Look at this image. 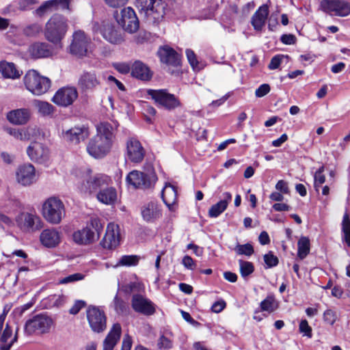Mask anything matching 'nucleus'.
<instances>
[{
  "label": "nucleus",
  "mask_w": 350,
  "mask_h": 350,
  "mask_svg": "<svg viewBox=\"0 0 350 350\" xmlns=\"http://www.w3.org/2000/svg\"><path fill=\"white\" fill-rule=\"evenodd\" d=\"M68 29V20L62 14H53L45 25L44 37L54 44H59Z\"/></svg>",
  "instance_id": "1"
},
{
  "label": "nucleus",
  "mask_w": 350,
  "mask_h": 350,
  "mask_svg": "<svg viewBox=\"0 0 350 350\" xmlns=\"http://www.w3.org/2000/svg\"><path fill=\"white\" fill-rule=\"evenodd\" d=\"M103 229V225L98 217H92L85 227L75 231L72 239L78 245H87L98 240Z\"/></svg>",
  "instance_id": "2"
},
{
  "label": "nucleus",
  "mask_w": 350,
  "mask_h": 350,
  "mask_svg": "<svg viewBox=\"0 0 350 350\" xmlns=\"http://www.w3.org/2000/svg\"><path fill=\"white\" fill-rule=\"evenodd\" d=\"M82 181L78 185L79 191L85 195H92L98 193L100 189L108 186L111 178L107 175L98 174L92 175V170L86 169L82 176Z\"/></svg>",
  "instance_id": "3"
},
{
  "label": "nucleus",
  "mask_w": 350,
  "mask_h": 350,
  "mask_svg": "<svg viewBox=\"0 0 350 350\" xmlns=\"http://www.w3.org/2000/svg\"><path fill=\"white\" fill-rule=\"evenodd\" d=\"M23 83L26 89L35 96L44 94L51 86L50 79L41 75L36 70H29L26 72Z\"/></svg>",
  "instance_id": "4"
},
{
  "label": "nucleus",
  "mask_w": 350,
  "mask_h": 350,
  "mask_svg": "<svg viewBox=\"0 0 350 350\" xmlns=\"http://www.w3.org/2000/svg\"><path fill=\"white\" fill-rule=\"evenodd\" d=\"M42 212L49 223L58 224L65 216V206L59 198L50 197L43 203Z\"/></svg>",
  "instance_id": "5"
},
{
  "label": "nucleus",
  "mask_w": 350,
  "mask_h": 350,
  "mask_svg": "<svg viewBox=\"0 0 350 350\" xmlns=\"http://www.w3.org/2000/svg\"><path fill=\"white\" fill-rule=\"evenodd\" d=\"M53 325L54 321L51 316L41 313L33 316L26 321L24 331L27 335L44 334L51 331Z\"/></svg>",
  "instance_id": "6"
},
{
  "label": "nucleus",
  "mask_w": 350,
  "mask_h": 350,
  "mask_svg": "<svg viewBox=\"0 0 350 350\" xmlns=\"http://www.w3.org/2000/svg\"><path fill=\"white\" fill-rule=\"evenodd\" d=\"M135 5L138 9L144 11L154 23H159L165 14L166 5L161 0H136Z\"/></svg>",
  "instance_id": "7"
},
{
  "label": "nucleus",
  "mask_w": 350,
  "mask_h": 350,
  "mask_svg": "<svg viewBox=\"0 0 350 350\" xmlns=\"http://www.w3.org/2000/svg\"><path fill=\"white\" fill-rule=\"evenodd\" d=\"M157 176L152 167L145 172L133 170V187L144 191L152 189L157 181Z\"/></svg>",
  "instance_id": "8"
},
{
  "label": "nucleus",
  "mask_w": 350,
  "mask_h": 350,
  "mask_svg": "<svg viewBox=\"0 0 350 350\" xmlns=\"http://www.w3.org/2000/svg\"><path fill=\"white\" fill-rule=\"evenodd\" d=\"M7 312L4 310L0 314V349L10 350L18 338V328L13 336V327L9 323H5Z\"/></svg>",
  "instance_id": "9"
},
{
  "label": "nucleus",
  "mask_w": 350,
  "mask_h": 350,
  "mask_svg": "<svg viewBox=\"0 0 350 350\" xmlns=\"http://www.w3.org/2000/svg\"><path fill=\"white\" fill-rule=\"evenodd\" d=\"M147 93L155 103L167 110H172L180 105L178 98L169 93L167 90H148Z\"/></svg>",
  "instance_id": "10"
},
{
  "label": "nucleus",
  "mask_w": 350,
  "mask_h": 350,
  "mask_svg": "<svg viewBox=\"0 0 350 350\" xmlns=\"http://www.w3.org/2000/svg\"><path fill=\"white\" fill-rule=\"evenodd\" d=\"M91 42V39L84 31H76L73 33L72 40L69 47L70 53L78 57L85 56Z\"/></svg>",
  "instance_id": "11"
},
{
  "label": "nucleus",
  "mask_w": 350,
  "mask_h": 350,
  "mask_svg": "<svg viewBox=\"0 0 350 350\" xmlns=\"http://www.w3.org/2000/svg\"><path fill=\"white\" fill-rule=\"evenodd\" d=\"M96 135L93 138L90 139L88 146L87 151L90 155L96 159H101L105 157L110 151L112 146V143Z\"/></svg>",
  "instance_id": "12"
},
{
  "label": "nucleus",
  "mask_w": 350,
  "mask_h": 350,
  "mask_svg": "<svg viewBox=\"0 0 350 350\" xmlns=\"http://www.w3.org/2000/svg\"><path fill=\"white\" fill-rule=\"evenodd\" d=\"M18 226L25 232H35L42 226V222L40 217L36 214L23 212L16 217Z\"/></svg>",
  "instance_id": "13"
},
{
  "label": "nucleus",
  "mask_w": 350,
  "mask_h": 350,
  "mask_svg": "<svg viewBox=\"0 0 350 350\" xmlns=\"http://www.w3.org/2000/svg\"><path fill=\"white\" fill-rule=\"evenodd\" d=\"M78 92L75 87L66 86L59 88L53 95L51 101L59 107H67L77 98Z\"/></svg>",
  "instance_id": "14"
},
{
  "label": "nucleus",
  "mask_w": 350,
  "mask_h": 350,
  "mask_svg": "<svg viewBox=\"0 0 350 350\" xmlns=\"http://www.w3.org/2000/svg\"><path fill=\"white\" fill-rule=\"evenodd\" d=\"M87 318L93 332L100 333L106 329V317L104 312L99 308L90 307L87 310Z\"/></svg>",
  "instance_id": "15"
},
{
  "label": "nucleus",
  "mask_w": 350,
  "mask_h": 350,
  "mask_svg": "<svg viewBox=\"0 0 350 350\" xmlns=\"http://www.w3.org/2000/svg\"><path fill=\"white\" fill-rule=\"evenodd\" d=\"M322 10L327 13H334L339 16H346L350 14V4L344 0H322Z\"/></svg>",
  "instance_id": "16"
},
{
  "label": "nucleus",
  "mask_w": 350,
  "mask_h": 350,
  "mask_svg": "<svg viewBox=\"0 0 350 350\" xmlns=\"http://www.w3.org/2000/svg\"><path fill=\"white\" fill-rule=\"evenodd\" d=\"M16 179L23 186H29L37 180L36 169L31 163H25L18 167L16 171Z\"/></svg>",
  "instance_id": "17"
},
{
  "label": "nucleus",
  "mask_w": 350,
  "mask_h": 350,
  "mask_svg": "<svg viewBox=\"0 0 350 350\" xmlns=\"http://www.w3.org/2000/svg\"><path fill=\"white\" fill-rule=\"evenodd\" d=\"M140 214L144 221L154 223L161 218L162 208L157 201H150L140 207Z\"/></svg>",
  "instance_id": "18"
},
{
  "label": "nucleus",
  "mask_w": 350,
  "mask_h": 350,
  "mask_svg": "<svg viewBox=\"0 0 350 350\" xmlns=\"http://www.w3.org/2000/svg\"><path fill=\"white\" fill-rule=\"evenodd\" d=\"M27 154L33 162L44 163L49 157V150L44 144L39 142H31L27 148Z\"/></svg>",
  "instance_id": "19"
},
{
  "label": "nucleus",
  "mask_w": 350,
  "mask_h": 350,
  "mask_svg": "<svg viewBox=\"0 0 350 350\" xmlns=\"http://www.w3.org/2000/svg\"><path fill=\"white\" fill-rule=\"evenodd\" d=\"M156 305L142 294L133 295V309L145 316H152L156 312Z\"/></svg>",
  "instance_id": "20"
},
{
  "label": "nucleus",
  "mask_w": 350,
  "mask_h": 350,
  "mask_svg": "<svg viewBox=\"0 0 350 350\" xmlns=\"http://www.w3.org/2000/svg\"><path fill=\"white\" fill-rule=\"evenodd\" d=\"M119 226L113 223H110L107 226L106 232L101 241L102 246L105 249H114L120 244Z\"/></svg>",
  "instance_id": "21"
},
{
  "label": "nucleus",
  "mask_w": 350,
  "mask_h": 350,
  "mask_svg": "<svg viewBox=\"0 0 350 350\" xmlns=\"http://www.w3.org/2000/svg\"><path fill=\"white\" fill-rule=\"evenodd\" d=\"M157 55L162 64L178 66L180 64V57L172 48L164 45L160 46L157 51Z\"/></svg>",
  "instance_id": "22"
},
{
  "label": "nucleus",
  "mask_w": 350,
  "mask_h": 350,
  "mask_svg": "<svg viewBox=\"0 0 350 350\" xmlns=\"http://www.w3.org/2000/svg\"><path fill=\"white\" fill-rule=\"evenodd\" d=\"M40 241L46 247H55L61 241V233L55 228L44 229L40 235Z\"/></svg>",
  "instance_id": "23"
},
{
  "label": "nucleus",
  "mask_w": 350,
  "mask_h": 350,
  "mask_svg": "<svg viewBox=\"0 0 350 350\" xmlns=\"http://www.w3.org/2000/svg\"><path fill=\"white\" fill-rule=\"evenodd\" d=\"M131 286H122L118 289V293L113 300L114 309L118 314H123L126 310L125 300H129L131 296Z\"/></svg>",
  "instance_id": "24"
},
{
  "label": "nucleus",
  "mask_w": 350,
  "mask_h": 350,
  "mask_svg": "<svg viewBox=\"0 0 350 350\" xmlns=\"http://www.w3.org/2000/svg\"><path fill=\"white\" fill-rule=\"evenodd\" d=\"M62 135L64 139L77 144L88 137L89 131L85 126H76L66 131L63 130Z\"/></svg>",
  "instance_id": "25"
},
{
  "label": "nucleus",
  "mask_w": 350,
  "mask_h": 350,
  "mask_svg": "<svg viewBox=\"0 0 350 350\" xmlns=\"http://www.w3.org/2000/svg\"><path fill=\"white\" fill-rule=\"evenodd\" d=\"M30 117V110L27 108L11 110L6 116L8 120L14 125L25 124L29 120Z\"/></svg>",
  "instance_id": "26"
},
{
  "label": "nucleus",
  "mask_w": 350,
  "mask_h": 350,
  "mask_svg": "<svg viewBox=\"0 0 350 350\" xmlns=\"http://www.w3.org/2000/svg\"><path fill=\"white\" fill-rule=\"evenodd\" d=\"M269 15L267 5L263 4L256 11L251 18V24L257 31H261Z\"/></svg>",
  "instance_id": "27"
},
{
  "label": "nucleus",
  "mask_w": 350,
  "mask_h": 350,
  "mask_svg": "<svg viewBox=\"0 0 350 350\" xmlns=\"http://www.w3.org/2000/svg\"><path fill=\"white\" fill-rule=\"evenodd\" d=\"M118 126V124L116 121H112V122H100L96 126V135L106 139L107 143H108V142L113 143L114 131ZM106 144L107 145L108 144Z\"/></svg>",
  "instance_id": "28"
},
{
  "label": "nucleus",
  "mask_w": 350,
  "mask_h": 350,
  "mask_svg": "<svg viewBox=\"0 0 350 350\" xmlns=\"http://www.w3.org/2000/svg\"><path fill=\"white\" fill-rule=\"evenodd\" d=\"M161 198L169 210L174 211L177 200V190L176 187L170 183H165L161 191Z\"/></svg>",
  "instance_id": "29"
},
{
  "label": "nucleus",
  "mask_w": 350,
  "mask_h": 350,
  "mask_svg": "<svg viewBox=\"0 0 350 350\" xmlns=\"http://www.w3.org/2000/svg\"><path fill=\"white\" fill-rule=\"evenodd\" d=\"M100 82L94 71L83 72L78 81L79 87L83 91L92 90L99 85Z\"/></svg>",
  "instance_id": "30"
},
{
  "label": "nucleus",
  "mask_w": 350,
  "mask_h": 350,
  "mask_svg": "<svg viewBox=\"0 0 350 350\" xmlns=\"http://www.w3.org/2000/svg\"><path fill=\"white\" fill-rule=\"evenodd\" d=\"M121 336V326L118 323L113 325L103 343V350H113Z\"/></svg>",
  "instance_id": "31"
},
{
  "label": "nucleus",
  "mask_w": 350,
  "mask_h": 350,
  "mask_svg": "<svg viewBox=\"0 0 350 350\" xmlns=\"http://www.w3.org/2000/svg\"><path fill=\"white\" fill-rule=\"evenodd\" d=\"M152 76L153 72L144 62L138 60L133 64V77L143 81H148Z\"/></svg>",
  "instance_id": "32"
},
{
  "label": "nucleus",
  "mask_w": 350,
  "mask_h": 350,
  "mask_svg": "<svg viewBox=\"0 0 350 350\" xmlns=\"http://www.w3.org/2000/svg\"><path fill=\"white\" fill-rule=\"evenodd\" d=\"M28 51L35 59L48 57L52 55L51 47L46 42H35L29 46Z\"/></svg>",
  "instance_id": "33"
},
{
  "label": "nucleus",
  "mask_w": 350,
  "mask_h": 350,
  "mask_svg": "<svg viewBox=\"0 0 350 350\" xmlns=\"http://www.w3.org/2000/svg\"><path fill=\"white\" fill-rule=\"evenodd\" d=\"M0 72L4 78L12 79H19L23 74L14 63L7 61L0 62Z\"/></svg>",
  "instance_id": "34"
},
{
  "label": "nucleus",
  "mask_w": 350,
  "mask_h": 350,
  "mask_svg": "<svg viewBox=\"0 0 350 350\" xmlns=\"http://www.w3.org/2000/svg\"><path fill=\"white\" fill-rule=\"evenodd\" d=\"M71 0H49L44 2L37 10L36 13L39 15L43 14L46 10L55 8V10H70V3Z\"/></svg>",
  "instance_id": "35"
},
{
  "label": "nucleus",
  "mask_w": 350,
  "mask_h": 350,
  "mask_svg": "<svg viewBox=\"0 0 350 350\" xmlns=\"http://www.w3.org/2000/svg\"><path fill=\"white\" fill-rule=\"evenodd\" d=\"M97 200L107 205H112L117 201L118 195L116 189L112 187H103L96 193Z\"/></svg>",
  "instance_id": "36"
},
{
  "label": "nucleus",
  "mask_w": 350,
  "mask_h": 350,
  "mask_svg": "<svg viewBox=\"0 0 350 350\" xmlns=\"http://www.w3.org/2000/svg\"><path fill=\"white\" fill-rule=\"evenodd\" d=\"M232 200V194L230 192L223 193V199L211 206L208 210V216L210 217H217L228 207V204Z\"/></svg>",
  "instance_id": "37"
},
{
  "label": "nucleus",
  "mask_w": 350,
  "mask_h": 350,
  "mask_svg": "<svg viewBox=\"0 0 350 350\" xmlns=\"http://www.w3.org/2000/svg\"><path fill=\"white\" fill-rule=\"evenodd\" d=\"M100 33L106 40L111 43L116 44L121 40V38L114 29V27L109 22H103L100 28Z\"/></svg>",
  "instance_id": "38"
},
{
  "label": "nucleus",
  "mask_w": 350,
  "mask_h": 350,
  "mask_svg": "<svg viewBox=\"0 0 350 350\" xmlns=\"http://www.w3.org/2000/svg\"><path fill=\"white\" fill-rule=\"evenodd\" d=\"M117 22L128 33H131V7L122 9L120 14L116 16Z\"/></svg>",
  "instance_id": "39"
},
{
  "label": "nucleus",
  "mask_w": 350,
  "mask_h": 350,
  "mask_svg": "<svg viewBox=\"0 0 350 350\" xmlns=\"http://www.w3.org/2000/svg\"><path fill=\"white\" fill-rule=\"evenodd\" d=\"M33 105L38 113L44 117H52L56 111L55 107L52 104L44 100H35Z\"/></svg>",
  "instance_id": "40"
},
{
  "label": "nucleus",
  "mask_w": 350,
  "mask_h": 350,
  "mask_svg": "<svg viewBox=\"0 0 350 350\" xmlns=\"http://www.w3.org/2000/svg\"><path fill=\"white\" fill-rule=\"evenodd\" d=\"M33 129L27 127L25 129L7 128L6 132L16 139L21 141H28L31 139V133Z\"/></svg>",
  "instance_id": "41"
},
{
  "label": "nucleus",
  "mask_w": 350,
  "mask_h": 350,
  "mask_svg": "<svg viewBox=\"0 0 350 350\" xmlns=\"http://www.w3.org/2000/svg\"><path fill=\"white\" fill-rule=\"evenodd\" d=\"M279 307L278 301L275 299L273 295H268L260 302V308L261 311L272 313Z\"/></svg>",
  "instance_id": "42"
},
{
  "label": "nucleus",
  "mask_w": 350,
  "mask_h": 350,
  "mask_svg": "<svg viewBox=\"0 0 350 350\" xmlns=\"http://www.w3.org/2000/svg\"><path fill=\"white\" fill-rule=\"evenodd\" d=\"M145 150L141 143L133 138V163H141L145 156Z\"/></svg>",
  "instance_id": "43"
},
{
  "label": "nucleus",
  "mask_w": 350,
  "mask_h": 350,
  "mask_svg": "<svg viewBox=\"0 0 350 350\" xmlns=\"http://www.w3.org/2000/svg\"><path fill=\"white\" fill-rule=\"evenodd\" d=\"M297 256L302 260L304 259L310 252V240L306 237H301L297 243Z\"/></svg>",
  "instance_id": "44"
},
{
  "label": "nucleus",
  "mask_w": 350,
  "mask_h": 350,
  "mask_svg": "<svg viewBox=\"0 0 350 350\" xmlns=\"http://www.w3.org/2000/svg\"><path fill=\"white\" fill-rule=\"evenodd\" d=\"M234 250L238 255H245L247 256H251L254 252L253 246L250 243L237 244Z\"/></svg>",
  "instance_id": "45"
},
{
  "label": "nucleus",
  "mask_w": 350,
  "mask_h": 350,
  "mask_svg": "<svg viewBox=\"0 0 350 350\" xmlns=\"http://www.w3.org/2000/svg\"><path fill=\"white\" fill-rule=\"evenodd\" d=\"M239 263L240 266V273L242 277L245 278L253 273L254 267L252 262L239 260Z\"/></svg>",
  "instance_id": "46"
},
{
  "label": "nucleus",
  "mask_w": 350,
  "mask_h": 350,
  "mask_svg": "<svg viewBox=\"0 0 350 350\" xmlns=\"http://www.w3.org/2000/svg\"><path fill=\"white\" fill-rule=\"evenodd\" d=\"M342 225L346 242L350 246V219L347 213H345L343 216Z\"/></svg>",
  "instance_id": "47"
},
{
  "label": "nucleus",
  "mask_w": 350,
  "mask_h": 350,
  "mask_svg": "<svg viewBox=\"0 0 350 350\" xmlns=\"http://www.w3.org/2000/svg\"><path fill=\"white\" fill-rule=\"evenodd\" d=\"M324 171V167L321 166L314 174V187L317 191H319L320 187H322L323 184L325 181V177L323 174Z\"/></svg>",
  "instance_id": "48"
},
{
  "label": "nucleus",
  "mask_w": 350,
  "mask_h": 350,
  "mask_svg": "<svg viewBox=\"0 0 350 350\" xmlns=\"http://www.w3.org/2000/svg\"><path fill=\"white\" fill-rule=\"evenodd\" d=\"M263 258L267 265L266 268H271L275 267L279 262L278 258L275 256L272 252H269L265 254Z\"/></svg>",
  "instance_id": "49"
},
{
  "label": "nucleus",
  "mask_w": 350,
  "mask_h": 350,
  "mask_svg": "<svg viewBox=\"0 0 350 350\" xmlns=\"http://www.w3.org/2000/svg\"><path fill=\"white\" fill-rule=\"evenodd\" d=\"M144 113L145 116L146 121L150 123L152 122V118L156 115V109L145 103L144 105Z\"/></svg>",
  "instance_id": "50"
},
{
  "label": "nucleus",
  "mask_w": 350,
  "mask_h": 350,
  "mask_svg": "<svg viewBox=\"0 0 350 350\" xmlns=\"http://www.w3.org/2000/svg\"><path fill=\"white\" fill-rule=\"evenodd\" d=\"M84 278V275L80 273H76L71 274L68 276L64 277L59 280L60 284H68L79 280H82Z\"/></svg>",
  "instance_id": "51"
},
{
  "label": "nucleus",
  "mask_w": 350,
  "mask_h": 350,
  "mask_svg": "<svg viewBox=\"0 0 350 350\" xmlns=\"http://www.w3.org/2000/svg\"><path fill=\"white\" fill-rule=\"evenodd\" d=\"M131 265V255L122 256L116 264L111 265V267L117 268L119 267H129Z\"/></svg>",
  "instance_id": "52"
},
{
  "label": "nucleus",
  "mask_w": 350,
  "mask_h": 350,
  "mask_svg": "<svg viewBox=\"0 0 350 350\" xmlns=\"http://www.w3.org/2000/svg\"><path fill=\"white\" fill-rule=\"evenodd\" d=\"M185 53L187 59L193 69H196L198 66V61L194 52L191 49H187Z\"/></svg>",
  "instance_id": "53"
},
{
  "label": "nucleus",
  "mask_w": 350,
  "mask_h": 350,
  "mask_svg": "<svg viewBox=\"0 0 350 350\" xmlns=\"http://www.w3.org/2000/svg\"><path fill=\"white\" fill-rule=\"evenodd\" d=\"M36 3V0H19L17 5L20 10L25 11L31 9L32 5Z\"/></svg>",
  "instance_id": "54"
},
{
  "label": "nucleus",
  "mask_w": 350,
  "mask_h": 350,
  "mask_svg": "<svg viewBox=\"0 0 350 350\" xmlns=\"http://www.w3.org/2000/svg\"><path fill=\"white\" fill-rule=\"evenodd\" d=\"M158 347L161 350H167L172 347V341L164 336H161L158 342Z\"/></svg>",
  "instance_id": "55"
},
{
  "label": "nucleus",
  "mask_w": 350,
  "mask_h": 350,
  "mask_svg": "<svg viewBox=\"0 0 350 350\" xmlns=\"http://www.w3.org/2000/svg\"><path fill=\"white\" fill-rule=\"evenodd\" d=\"M299 331L309 338L312 336V328L306 319L301 321L299 323Z\"/></svg>",
  "instance_id": "56"
},
{
  "label": "nucleus",
  "mask_w": 350,
  "mask_h": 350,
  "mask_svg": "<svg viewBox=\"0 0 350 350\" xmlns=\"http://www.w3.org/2000/svg\"><path fill=\"white\" fill-rule=\"evenodd\" d=\"M270 86L269 84L264 83L260 85L255 91V95L256 97L260 98L270 92Z\"/></svg>",
  "instance_id": "57"
},
{
  "label": "nucleus",
  "mask_w": 350,
  "mask_h": 350,
  "mask_svg": "<svg viewBox=\"0 0 350 350\" xmlns=\"http://www.w3.org/2000/svg\"><path fill=\"white\" fill-rule=\"evenodd\" d=\"M284 57L283 55H278L272 57L269 64V68L271 70L277 69L282 63V59Z\"/></svg>",
  "instance_id": "58"
},
{
  "label": "nucleus",
  "mask_w": 350,
  "mask_h": 350,
  "mask_svg": "<svg viewBox=\"0 0 350 350\" xmlns=\"http://www.w3.org/2000/svg\"><path fill=\"white\" fill-rule=\"evenodd\" d=\"M84 306L85 302L83 301H76L74 305L70 308L69 312L71 314H77Z\"/></svg>",
  "instance_id": "59"
},
{
  "label": "nucleus",
  "mask_w": 350,
  "mask_h": 350,
  "mask_svg": "<svg viewBox=\"0 0 350 350\" xmlns=\"http://www.w3.org/2000/svg\"><path fill=\"white\" fill-rule=\"evenodd\" d=\"M324 321L329 324H334L336 321L335 312L332 310H327L323 314Z\"/></svg>",
  "instance_id": "60"
},
{
  "label": "nucleus",
  "mask_w": 350,
  "mask_h": 350,
  "mask_svg": "<svg viewBox=\"0 0 350 350\" xmlns=\"http://www.w3.org/2000/svg\"><path fill=\"white\" fill-rule=\"evenodd\" d=\"M182 263L186 268L191 270L195 269L196 266L193 260L189 256H185L183 258Z\"/></svg>",
  "instance_id": "61"
},
{
  "label": "nucleus",
  "mask_w": 350,
  "mask_h": 350,
  "mask_svg": "<svg viewBox=\"0 0 350 350\" xmlns=\"http://www.w3.org/2000/svg\"><path fill=\"white\" fill-rule=\"evenodd\" d=\"M113 66L116 70L122 74H126L130 71L129 65L125 63H115Z\"/></svg>",
  "instance_id": "62"
},
{
  "label": "nucleus",
  "mask_w": 350,
  "mask_h": 350,
  "mask_svg": "<svg viewBox=\"0 0 350 350\" xmlns=\"http://www.w3.org/2000/svg\"><path fill=\"white\" fill-rule=\"evenodd\" d=\"M135 278L136 280L133 281V295H135L134 291H137L139 293L138 294H141V293L144 292V285L142 282L139 281L135 275Z\"/></svg>",
  "instance_id": "63"
},
{
  "label": "nucleus",
  "mask_w": 350,
  "mask_h": 350,
  "mask_svg": "<svg viewBox=\"0 0 350 350\" xmlns=\"http://www.w3.org/2000/svg\"><path fill=\"white\" fill-rule=\"evenodd\" d=\"M275 189L283 193H288L289 189L287 183L283 180H279L275 185Z\"/></svg>",
  "instance_id": "64"
}]
</instances>
